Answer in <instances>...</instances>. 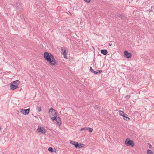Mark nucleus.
Here are the masks:
<instances>
[{
	"mask_svg": "<svg viewBox=\"0 0 154 154\" xmlns=\"http://www.w3.org/2000/svg\"><path fill=\"white\" fill-rule=\"evenodd\" d=\"M70 143L74 145L75 146L76 148H81L80 146H79V144L78 143V142H75V141H71L70 142Z\"/></svg>",
	"mask_w": 154,
	"mask_h": 154,
	"instance_id": "9d476101",
	"label": "nucleus"
},
{
	"mask_svg": "<svg viewBox=\"0 0 154 154\" xmlns=\"http://www.w3.org/2000/svg\"><path fill=\"white\" fill-rule=\"evenodd\" d=\"M90 71L94 73L95 72V71L92 69L91 67H90Z\"/></svg>",
	"mask_w": 154,
	"mask_h": 154,
	"instance_id": "aec40b11",
	"label": "nucleus"
},
{
	"mask_svg": "<svg viewBox=\"0 0 154 154\" xmlns=\"http://www.w3.org/2000/svg\"><path fill=\"white\" fill-rule=\"evenodd\" d=\"M101 53L104 55H106L107 54L108 52L106 50H102L101 51Z\"/></svg>",
	"mask_w": 154,
	"mask_h": 154,
	"instance_id": "ddd939ff",
	"label": "nucleus"
},
{
	"mask_svg": "<svg viewBox=\"0 0 154 154\" xmlns=\"http://www.w3.org/2000/svg\"><path fill=\"white\" fill-rule=\"evenodd\" d=\"M123 117V119L126 121H129L130 118L128 117V115L125 113L122 116Z\"/></svg>",
	"mask_w": 154,
	"mask_h": 154,
	"instance_id": "9b49d317",
	"label": "nucleus"
},
{
	"mask_svg": "<svg viewBox=\"0 0 154 154\" xmlns=\"http://www.w3.org/2000/svg\"><path fill=\"white\" fill-rule=\"evenodd\" d=\"M43 57L45 60L48 62L51 66H54L56 65V61L51 53L45 52L43 54Z\"/></svg>",
	"mask_w": 154,
	"mask_h": 154,
	"instance_id": "f257e3e1",
	"label": "nucleus"
},
{
	"mask_svg": "<svg viewBox=\"0 0 154 154\" xmlns=\"http://www.w3.org/2000/svg\"><path fill=\"white\" fill-rule=\"evenodd\" d=\"M151 146H149V147H150Z\"/></svg>",
	"mask_w": 154,
	"mask_h": 154,
	"instance_id": "a878e982",
	"label": "nucleus"
},
{
	"mask_svg": "<svg viewBox=\"0 0 154 154\" xmlns=\"http://www.w3.org/2000/svg\"><path fill=\"white\" fill-rule=\"evenodd\" d=\"M125 144L127 146H131L133 147L134 145V143L132 140H130L129 138H127L125 141Z\"/></svg>",
	"mask_w": 154,
	"mask_h": 154,
	"instance_id": "20e7f679",
	"label": "nucleus"
},
{
	"mask_svg": "<svg viewBox=\"0 0 154 154\" xmlns=\"http://www.w3.org/2000/svg\"><path fill=\"white\" fill-rule=\"evenodd\" d=\"M147 154H153V152L151 150L149 149H147Z\"/></svg>",
	"mask_w": 154,
	"mask_h": 154,
	"instance_id": "f3484780",
	"label": "nucleus"
},
{
	"mask_svg": "<svg viewBox=\"0 0 154 154\" xmlns=\"http://www.w3.org/2000/svg\"><path fill=\"white\" fill-rule=\"evenodd\" d=\"M64 56V57L66 59H67V54H63Z\"/></svg>",
	"mask_w": 154,
	"mask_h": 154,
	"instance_id": "5701e85b",
	"label": "nucleus"
},
{
	"mask_svg": "<svg viewBox=\"0 0 154 154\" xmlns=\"http://www.w3.org/2000/svg\"><path fill=\"white\" fill-rule=\"evenodd\" d=\"M151 146H149V147H150Z\"/></svg>",
	"mask_w": 154,
	"mask_h": 154,
	"instance_id": "bb28decb",
	"label": "nucleus"
},
{
	"mask_svg": "<svg viewBox=\"0 0 154 154\" xmlns=\"http://www.w3.org/2000/svg\"><path fill=\"white\" fill-rule=\"evenodd\" d=\"M85 2L88 3L90 2L91 0H84Z\"/></svg>",
	"mask_w": 154,
	"mask_h": 154,
	"instance_id": "412c9836",
	"label": "nucleus"
},
{
	"mask_svg": "<svg viewBox=\"0 0 154 154\" xmlns=\"http://www.w3.org/2000/svg\"><path fill=\"white\" fill-rule=\"evenodd\" d=\"M102 72V71L100 70H97L95 71V72H94L95 74H97L98 73H100Z\"/></svg>",
	"mask_w": 154,
	"mask_h": 154,
	"instance_id": "a211bd4d",
	"label": "nucleus"
},
{
	"mask_svg": "<svg viewBox=\"0 0 154 154\" xmlns=\"http://www.w3.org/2000/svg\"><path fill=\"white\" fill-rule=\"evenodd\" d=\"M85 130H87V131H88L89 132L91 133L93 131V129L91 128L90 127H86V128H84Z\"/></svg>",
	"mask_w": 154,
	"mask_h": 154,
	"instance_id": "f8f14e48",
	"label": "nucleus"
},
{
	"mask_svg": "<svg viewBox=\"0 0 154 154\" xmlns=\"http://www.w3.org/2000/svg\"><path fill=\"white\" fill-rule=\"evenodd\" d=\"M86 128V127L82 128L80 130V131L81 132H86L87 131V130H86L85 129H85H84V128Z\"/></svg>",
	"mask_w": 154,
	"mask_h": 154,
	"instance_id": "2eb2a0df",
	"label": "nucleus"
},
{
	"mask_svg": "<svg viewBox=\"0 0 154 154\" xmlns=\"http://www.w3.org/2000/svg\"><path fill=\"white\" fill-rule=\"evenodd\" d=\"M49 115L50 118L53 121H54L56 117H57V112L53 108L49 109Z\"/></svg>",
	"mask_w": 154,
	"mask_h": 154,
	"instance_id": "f03ea898",
	"label": "nucleus"
},
{
	"mask_svg": "<svg viewBox=\"0 0 154 154\" xmlns=\"http://www.w3.org/2000/svg\"><path fill=\"white\" fill-rule=\"evenodd\" d=\"M20 112L24 115H27L29 113L30 109H20Z\"/></svg>",
	"mask_w": 154,
	"mask_h": 154,
	"instance_id": "0eeeda50",
	"label": "nucleus"
},
{
	"mask_svg": "<svg viewBox=\"0 0 154 154\" xmlns=\"http://www.w3.org/2000/svg\"><path fill=\"white\" fill-rule=\"evenodd\" d=\"M125 113L122 111L119 110V115L120 116H122Z\"/></svg>",
	"mask_w": 154,
	"mask_h": 154,
	"instance_id": "4468645a",
	"label": "nucleus"
},
{
	"mask_svg": "<svg viewBox=\"0 0 154 154\" xmlns=\"http://www.w3.org/2000/svg\"><path fill=\"white\" fill-rule=\"evenodd\" d=\"M130 96L129 95H127L125 97V98L127 99H128L130 97Z\"/></svg>",
	"mask_w": 154,
	"mask_h": 154,
	"instance_id": "4be33fe9",
	"label": "nucleus"
},
{
	"mask_svg": "<svg viewBox=\"0 0 154 154\" xmlns=\"http://www.w3.org/2000/svg\"><path fill=\"white\" fill-rule=\"evenodd\" d=\"M62 54H67L68 52V50L65 47H62L61 48Z\"/></svg>",
	"mask_w": 154,
	"mask_h": 154,
	"instance_id": "1a4fd4ad",
	"label": "nucleus"
},
{
	"mask_svg": "<svg viewBox=\"0 0 154 154\" xmlns=\"http://www.w3.org/2000/svg\"><path fill=\"white\" fill-rule=\"evenodd\" d=\"M124 56L127 58H130L132 57V54L131 53H128L127 51H125L124 52Z\"/></svg>",
	"mask_w": 154,
	"mask_h": 154,
	"instance_id": "6e6552de",
	"label": "nucleus"
},
{
	"mask_svg": "<svg viewBox=\"0 0 154 154\" xmlns=\"http://www.w3.org/2000/svg\"><path fill=\"white\" fill-rule=\"evenodd\" d=\"M55 124L57 125L60 126L61 125V119L58 117H57L54 119V121H53Z\"/></svg>",
	"mask_w": 154,
	"mask_h": 154,
	"instance_id": "39448f33",
	"label": "nucleus"
},
{
	"mask_svg": "<svg viewBox=\"0 0 154 154\" xmlns=\"http://www.w3.org/2000/svg\"><path fill=\"white\" fill-rule=\"evenodd\" d=\"M83 145V144H81V145H79V146H80V147H81H81H83V146H82L81 145Z\"/></svg>",
	"mask_w": 154,
	"mask_h": 154,
	"instance_id": "b1692460",
	"label": "nucleus"
},
{
	"mask_svg": "<svg viewBox=\"0 0 154 154\" xmlns=\"http://www.w3.org/2000/svg\"><path fill=\"white\" fill-rule=\"evenodd\" d=\"M48 150L49 151L51 152H54L55 151L53 150V149L51 147H49L48 149Z\"/></svg>",
	"mask_w": 154,
	"mask_h": 154,
	"instance_id": "dca6fc26",
	"label": "nucleus"
},
{
	"mask_svg": "<svg viewBox=\"0 0 154 154\" xmlns=\"http://www.w3.org/2000/svg\"><path fill=\"white\" fill-rule=\"evenodd\" d=\"M38 132L41 134H44L46 132L45 130L43 127L39 126L37 129Z\"/></svg>",
	"mask_w": 154,
	"mask_h": 154,
	"instance_id": "423d86ee",
	"label": "nucleus"
},
{
	"mask_svg": "<svg viewBox=\"0 0 154 154\" xmlns=\"http://www.w3.org/2000/svg\"><path fill=\"white\" fill-rule=\"evenodd\" d=\"M112 44H109V45L110 46H111L112 45Z\"/></svg>",
	"mask_w": 154,
	"mask_h": 154,
	"instance_id": "393cba45",
	"label": "nucleus"
},
{
	"mask_svg": "<svg viewBox=\"0 0 154 154\" xmlns=\"http://www.w3.org/2000/svg\"><path fill=\"white\" fill-rule=\"evenodd\" d=\"M151 146H149V147H150Z\"/></svg>",
	"mask_w": 154,
	"mask_h": 154,
	"instance_id": "cd10ccee",
	"label": "nucleus"
},
{
	"mask_svg": "<svg viewBox=\"0 0 154 154\" xmlns=\"http://www.w3.org/2000/svg\"><path fill=\"white\" fill-rule=\"evenodd\" d=\"M37 109L38 110V111L39 112H41V107H38Z\"/></svg>",
	"mask_w": 154,
	"mask_h": 154,
	"instance_id": "6ab92c4d",
	"label": "nucleus"
},
{
	"mask_svg": "<svg viewBox=\"0 0 154 154\" xmlns=\"http://www.w3.org/2000/svg\"><path fill=\"white\" fill-rule=\"evenodd\" d=\"M20 82L19 80H16L11 82L10 84L11 90H13L18 88V85L20 84Z\"/></svg>",
	"mask_w": 154,
	"mask_h": 154,
	"instance_id": "7ed1b4c3",
	"label": "nucleus"
}]
</instances>
